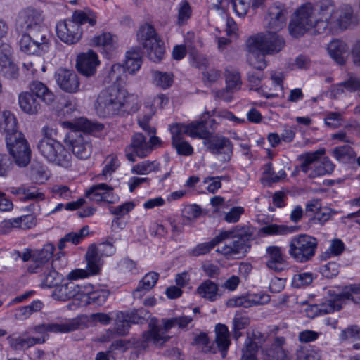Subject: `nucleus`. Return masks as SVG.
<instances>
[{"mask_svg":"<svg viewBox=\"0 0 360 360\" xmlns=\"http://www.w3.org/2000/svg\"><path fill=\"white\" fill-rule=\"evenodd\" d=\"M42 21L41 13L36 9L27 8L20 13L15 27L22 33L19 46L23 53L41 56L49 51L51 34L41 25Z\"/></svg>","mask_w":360,"mask_h":360,"instance_id":"f257e3e1","label":"nucleus"},{"mask_svg":"<svg viewBox=\"0 0 360 360\" xmlns=\"http://www.w3.org/2000/svg\"><path fill=\"white\" fill-rule=\"evenodd\" d=\"M329 1L320 2L316 5L307 3L302 5L295 13L294 18L289 23L290 34L294 37H300L307 32L312 34L326 32L327 10Z\"/></svg>","mask_w":360,"mask_h":360,"instance_id":"f03ea898","label":"nucleus"},{"mask_svg":"<svg viewBox=\"0 0 360 360\" xmlns=\"http://www.w3.org/2000/svg\"><path fill=\"white\" fill-rule=\"evenodd\" d=\"M95 108L100 117H110L128 110L136 112L139 109L138 99L136 96L128 94L124 89L113 84L101 91Z\"/></svg>","mask_w":360,"mask_h":360,"instance_id":"7ed1b4c3","label":"nucleus"},{"mask_svg":"<svg viewBox=\"0 0 360 360\" xmlns=\"http://www.w3.org/2000/svg\"><path fill=\"white\" fill-rule=\"evenodd\" d=\"M63 124L72 129L67 134L65 143L71 148L72 153L79 159H88L92 153L90 134L96 135L101 132L104 128L103 124L93 122L84 117L77 119L74 122H65Z\"/></svg>","mask_w":360,"mask_h":360,"instance_id":"20e7f679","label":"nucleus"},{"mask_svg":"<svg viewBox=\"0 0 360 360\" xmlns=\"http://www.w3.org/2000/svg\"><path fill=\"white\" fill-rule=\"evenodd\" d=\"M255 228L249 225L236 226L234 228L222 231L227 236L221 238L220 243L222 245L218 247L217 252L226 257L240 258L245 256L250 249V241L253 240Z\"/></svg>","mask_w":360,"mask_h":360,"instance_id":"39448f33","label":"nucleus"},{"mask_svg":"<svg viewBox=\"0 0 360 360\" xmlns=\"http://www.w3.org/2000/svg\"><path fill=\"white\" fill-rule=\"evenodd\" d=\"M51 105L56 99L54 94L40 81H33L29 84V91H22L18 95L20 110L29 115H37L41 110V102Z\"/></svg>","mask_w":360,"mask_h":360,"instance_id":"423d86ee","label":"nucleus"},{"mask_svg":"<svg viewBox=\"0 0 360 360\" xmlns=\"http://www.w3.org/2000/svg\"><path fill=\"white\" fill-rule=\"evenodd\" d=\"M329 8L326 13V32L333 33L338 30H345L357 25L358 18L354 13L351 5L343 4L337 8L334 7L333 1H329Z\"/></svg>","mask_w":360,"mask_h":360,"instance_id":"0eeeda50","label":"nucleus"},{"mask_svg":"<svg viewBox=\"0 0 360 360\" xmlns=\"http://www.w3.org/2000/svg\"><path fill=\"white\" fill-rule=\"evenodd\" d=\"M136 37L148 58L155 63L161 61L165 52V47L163 41L158 37L154 27L148 23L141 25Z\"/></svg>","mask_w":360,"mask_h":360,"instance_id":"6e6552de","label":"nucleus"},{"mask_svg":"<svg viewBox=\"0 0 360 360\" xmlns=\"http://www.w3.org/2000/svg\"><path fill=\"white\" fill-rule=\"evenodd\" d=\"M37 148L49 162L65 168L71 166L72 155L58 141L46 135L38 142Z\"/></svg>","mask_w":360,"mask_h":360,"instance_id":"1a4fd4ad","label":"nucleus"},{"mask_svg":"<svg viewBox=\"0 0 360 360\" xmlns=\"http://www.w3.org/2000/svg\"><path fill=\"white\" fill-rule=\"evenodd\" d=\"M318 248L316 238L307 234L293 236L289 243L288 254L297 262L305 263L311 261Z\"/></svg>","mask_w":360,"mask_h":360,"instance_id":"9d476101","label":"nucleus"},{"mask_svg":"<svg viewBox=\"0 0 360 360\" xmlns=\"http://www.w3.org/2000/svg\"><path fill=\"white\" fill-rule=\"evenodd\" d=\"M250 49H259L267 55L279 53L285 46L284 37L276 32L266 31L250 37L246 42Z\"/></svg>","mask_w":360,"mask_h":360,"instance_id":"9b49d317","label":"nucleus"},{"mask_svg":"<svg viewBox=\"0 0 360 360\" xmlns=\"http://www.w3.org/2000/svg\"><path fill=\"white\" fill-rule=\"evenodd\" d=\"M203 145L210 153L219 155H222L224 161H229L233 154V143L227 137L214 135L213 132L203 127L201 131Z\"/></svg>","mask_w":360,"mask_h":360,"instance_id":"f8f14e48","label":"nucleus"},{"mask_svg":"<svg viewBox=\"0 0 360 360\" xmlns=\"http://www.w3.org/2000/svg\"><path fill=\"white\" fill-rule=\"evenodd\" d=\"M7 148L19 167H25L31 159V150L22 134L6 138Z\"/></svg>","mask_w":360,"mask_h":360,"instance_id":"ddd939ff","label":"nucleus"},{"mask_svg":"<svg viewBox=\"0 0 360 360\" xmlns=\"http://www.w3.org/2000/svg\"><path fill=\"white\" fill-rule=\"evenodd\" d=\"M56 30L58 37L69 45L77 43L82 36V29L72 18L58 22Z\"/></svg>","mask_w":360,"mask_h":360,"instance_id":"4468645a","label":"nucleus"},{"mask_svg":"<svg viewBox=\"0 0 360 360\" xmlns=\"http://www.w3.org/2000/svg\"><path fill=\"white\" fill-rule=\"evenodd\" d=\"M287 22V11L280 5H272L268 8L264 20V26L267 31L278 32Z\"/></svg>","mask_w":360,"mask_h":360,"instance_id":"2eb2a0df","label":"nucleus"},{"mask_svg":"<svg viewBox=\"0 0 360 360\" xmlns=\"http://www.w3.org/2000/svg\"><path fill=\"white\" fill-rule=\"evenodd\" d=\"M112 186L101 183L91 186L85 195L91 200L114 204L119 200V196L114 193Z\"/></svg>","mask_w":360,"mask_h":360,"instance_id":"dca6fc26","label":"nucleus"},{"mask_svg":"<svg viewBox=\"0 0 360 360\" xmlns=\"http://www.w3.org/2000/svg\"><path fill=\"white\" fill-rule=\"evenodd\" d=\"M99 64L98 55L92 50L79 53L76 60L77 71L86 77H92L96 74Z\"/></svg>","mask_w":360,"mask_h":360,"instance_id":"f3484780","label":"nucleus"},{"mask_svg":"<svg viewBox=\"0 0 360 360\" xmlns=\"http://www.w3.org/2000/svg\"><path fill=\"white\" fill-rule=\"evenodd\" d=\"M153 150V147L146 141V137L141 133L135 134L131 138V144L125 149L126 157L128 160L135 162L134 155L140 157H146Z\"/></svg>","mask_w":360,"mask_h":360,"instance_id":"a211bd4d","label":"nucleus"},{"mask_svg":"<svg viewBox=\"0 0 360 360\" xmlns=\"http://www.w3.org/2000/svg\"><path fill=\"white\" fill-rule=\"evenodd\" d=\"M203 127L202 122H192L188 124L181 123L174 124L170 127L172 141L184 140V135L189 136L191 138L200 139V136H202L201 131Z\"/></svg>","mask_w":360,"mask_h":360,"instance_id":"6ab92c4d","label":"nucleus"},{"mask_svg":"<svg viewBox=\"0 0 360 360\" xmlns=\"http://www.w3.org/2000/svg\"><path fill=\"white\" fill-rule=\"evenodd\" d=\"M286 343L285 337L274 338L271 344L262 351L264 360H293L283 346Z\"/></svg>","mask_w":360,"mask_h":360,"instance_id":"aec40b11","label":"nucleus"},{"mask_svg":"<svg viewBox=\"0 0 360 360\" xmlns=\"http://www.w3.org/2000/svg\"><path fill=\"white\" fill-rule=\"evenodd\" d=\"M57 84L65 92L75 93L79 88V80L72 70L60 68L55 75Z\"/></svg>","mask_w":360,"mask_h":360,"instance_id":"412c9836","label":"nucleus"},{"mask_svg":"<svg viewBox=\"0 0 360 360\" xmlns=\"http://www.w3.org/2000/svg\"><path fill=\"white\" fill-rule=\"evenodd\" d=\"M170 337L163 330L161 326L155 323H149V329L142 334L140 346L146 347L149 342L156 347H162Z\"/></svg>","mask_w":360,"mask_h":360,"instance_id":"4be33fe9","label":"nucleus"},{"mask_svg":"<svg viewBox=\"0 0 360 360\" xmlns=\"http://www.w3.org/2000/svg\"><path fill=\"white\" fill-rule=\"evenodd\" d=\"M265 340L266 336L264 333L257 330H253L245 342L240 360H258L257 357L258 348Z\"/></svg>","mask_w":360,"mask_h":360,"instance_id":"5701e85b","label":"nucleus"},{"mask_svg":"<svg viewBox=\"0 0 360 360\" xmlns=\"http://www.w3.org/2000/svg\"><path fill=\"white\" fill-rule=\"evenodd\" d=\"M269 301L270 297L269 295L264 293L249 294L246 296L228 300L226 306L229 307H243L248 308L253 305H263Z\"/></svg>","mask_w":360,"mask_h":360,"instance_id":"b1692460","label":"nucleus"},{"mask_svg":"<svg viewBox=\"0 0 360 360\" xmlns=\"http://www.w3.org/2000/svg\"><path fill=\"white\" fill-rule=\"evenodd\" d=\"M54 250L55 248L52 245L46 244L44 245L41 250L33 252L32 264L29 265L28 271L34 274L42 270L44 266L52 258Z\"/></svg>","mask_w":360,"mask_h":360,"instance_id":"393cba45","label":"nucleus"},{"mask_svg":"<svg viewBox=\"0 0 360 360\" xmlns=\"http://www.w3.org/2000/svg\"><path fill=\"white\" fill-rule=\"evenodd\" d=\"M266 266L275 272H281L286 269L287 262L281 248L278 246H269L266 248Z\"/></svg>","mask_w":360,"mask_h":360,"instance_id":"a878e982","label":"nucleus"},{"mask_svg":"<svg viewBox=\"0 0 360 360\" xmlns=\"http://www.w3.org/2000/svg\"><path fill=\"white\" fill-rule=\"evenodd\" d=\"M330 56L339 65H345L348 56L349 46L340 39L332 40L327 47Z\"/></svg>","mask_w":360,"mask_h":360,"instance_id":"bb28decb","label":"nucleus"},{"mask_svg":"<svg viewBox=\"0 0 360 360\" xmlns=\"http://www.w3.org/2000/svg\"><path fill=\"white\" fill-rule=\"evenodd\" d=\"M215 343L217 344L218 350L221 352V356L225 358L231 344L227 326L222 323H217L215 326Z\"/></svg>","mask_w":360,"mask_h":360,"instance_id":"cd10ccee","label":"nucleus"},{"mask_svg":"<svg viewBox=\"0 0 360 360\" xmlns=\"http://www.w3.org/2000/svg\"><path fill=\"white\" fill-rule=\"evenodd\" d=\"M158 278L159 274L156 272L151 271L146 274L139 282L137 288L134 290V297L141 299L146 292L155 285Z\"/></svg>","mask_w":360,"mask_h":360,"instance_id":"c85d7f7f","label":"nucleus"},{"mask_svg":"<svg viewBox=\"0 0 360 360\" xmlns=\"http://www.w3.org/2000/svg\"><path fill=\"white\" fill-rule=\"evenodd\" d=\"M208 65V60L206 58H199L196 61V67L202 70V81L207 86L216 82L221 77V72L215 68L206 69Z\"/></svg>","mask_w":360,"mask_h":360,"instance_id":"c756f323","label":"nucleus"},{"mask_svg":"<svg viewBox=\"0 0 360 360\" xmlns=\"http://www.w3.org/2000/svg\"><path fill=\"white\" fill-rule=\"evenodd\" d=\"M299 229L298 226H286L283 224H270L262 227L259 233L264 236H284L295 233Z\"/></svg>","mask_w":360,"mask_h":360,"instance_id":"7c9ffc66","label":"nucleus"},{"mask_svg":"<svg viewBox=\"0 0 360 360\" xmlns=\"http://www.w3.org/2000/svg\"><path fill=\"white\" fill-rule=\"evenodd\" d=\"M85 257L87 262L86 271L91 276L98 274L100 272L103 263L101 257L95 250L94 245H91L88 248Z\"/></svg>","mask_w":360,"mask_h":360,"instance_id":"2f4dec72","label":"nucleus"},{"mask_svg":"<svg viewBox=\"0 0 360 360\" xmlns=\"http://www.w3.org/2000/svg\"><path fill=\"white\" fill-rule=\"evenodd\" d=\"M77 289V284L70 281L57 285L52 293V297L56 300L66 301L75 298Z\"/></svg>","mask_w":360,"mask_h":360,"instance_id":"473e14b6","label":"nucleus"},{"mask_svg":"<svg viewBox=\"0 0 360 360\" xmlns=\"http://www.w3.org/2000/svg\"><path fill=\"white\" fill-rule=\"evenodd\" d=\"M218 285L214 281L207 279L197 288V293L202 298L211 302L217 300L218 294Z\"/></svg>","mask_w":360,"mask_h":360,"instance_id":"72a5a7b5","label":"nucleus"},{"mask_svg":"<svg viewBox=\"0 0 360 360\" xmlns=\"http://www.w3.org/2000/svg\"><path fill=\"white\" fill-rule=\"evenodd\" d=\"M227 236L225 233H219L217 236L213 238L210 241L200 243L192 249L189 255L193 257H198L200 255H205L210 252L217 245L219 244L223 237Z\"/></svg>","mask_w":360,"mask_h":360,"instance_id":"f704fd0d","label":"nucleus"},{"mask_svg":"<svg viewBox=\"0 0 360 360\" xmlns=\"http://www.w3.org/2000/svg\"><path fill=\"white\" fill-rule=\"evenodd\" d=\"M141 63L139 49L137 48L127 52L124 69L126 68L129 73L133 74L139 70Z\"/></svg>","mask_w":360,"mask_h":360,"instance_id":"c9c22d12","label":"nucleus"},{"mask_svg":"<svg viewBox=\"0 0 360 360\" xmlns=\"http://www.w3.org/2000/svg\"><path fill=\"white\" fill-rule=\"evenodd\" d=\"M248 63L255 70H263L266 67V63L264 59L266 53H264L259 51V49H250L248 47Z\"/></svg>","mask_w":360,"mask_h":360,"instance_id":"e433bc0d","label":"nucleus"},{"mask_svg":"<svg viewBox=\"0 0 360 360\" xmlns=\"http://www.w3.org/2000/svg\"><path fill=\"white\" fill-rule=\"evenodd\" d=\"M335 168V165L328 157H324L323 160L317 162L313 171L310 173V178H316L317 176H323L331 174Z\"/></svg>","mask_w":360,"mask_h":360,"instance_id":"4c0bfd02","label":"nucleus"},{"mask_svg":"<svg viewBox=\"0 0 360 360\" xmlns=\"http://www.w3.org/2000/svg\"><path fill=\"white\" fill-rule=\"evenodd\" d=\"M3 117L4 118V130L6 133V138L15 135V134H22L18 130L17 119L13 113L11 111L5 110L3 112Z\"/></svg>","mask_w":360,"mask_h":360,"instance_id":"58836bf2","label":"nucleus"},{"mask_svg":"<svg viewBox=\"0 0 360 360\" xmlns=\"http://www.w3.org/2000/svg\"><path fill=\"white\" fill-rule=\"evenodd\" d=\"M127 319L124 311L116 313L114 330L118 335L124 336L128 334L131 324Z\"/></svg>","mask_w":360,"mask_h":360,"instance_id":"ea45409f","label":"nucleus"},{"mask_svg":"<svg viewBox=\"0 0 360 360\" xmlns=\"http://www.w3.org/2000/svg\"><path fill=\"white\" fill-rule=\"evenodd\" d=\"M160 164L156 161L145 160L135 165L131 172L138 175H146L159 170Z\"/></svg>","mask_w":360,"mask_h":360,"instance_id":"a19ab883","label":"nucleus"},{"mask_svg":"<svg viewBox=\"0 0 360 360\" xmlns=\"http://www.w3.org/2000/svg\"><path fill=\"white\" fill-rule=\"evenodd\" d=\"M72 19L79 27L86 23H89L91 26H94L97 22V16L95 13H86L83 11H75L72 14Z\"/></svg>","mask_w":360,"mask_h":360,"instance_id":"79ce46f5","label":"nucleus"},{"mask_svg":"<svg viewBox=\"0 0 360 360\" xmlns=\"http://www.w3.org/2000/svg\"><path fill=\"white\" fill-rule=\"evenodd\" d=\"M325 153V149H319L312 153H306L300 156V159L303 160L300 165L301 170L307 174L309 170L310 165L316 162L321 155Z\"/></svg>","mask_w":360,"mask_h":360,"instance_id":"37998d69","label":"nucleus"},{"mask_svg":"<svg viewBox=\"0 0 360 360\" xmlns=\"http://www.w3.org/2000/svg\"><path fill=\"white\" fill-rule=\"evenodd\" d=\"M127 320L131 323L142 324L145 323L150 317V312L144 309L140 308L131 311H124Z\"/></svg>","mask_w":360,"mask_h":360,"instance_id":"c03bdc74","label":"nucleus"},{"mask_svg":"<svg viewBox=\"0 0 360 360\" xmlns=\"http://www.w3.org/2000/svg\"><path fill=\"white\" fill-rule=\"evenodd\" d=\"M47 332L69 333L76 330L79 327L78 321H72L65 323H46Z\"/></svg>","mask_w":360,"mask_h":360,"instance_id":"a18cd8bd","label":"nucleus"},{"mask_svg":"<svg viewBox=\"0 0 360 360\" xmlns=\"http://www.w3.org/2000/svg\"><path fill=\"white\" fill-rule=\"evenodd\" d=\"M109 291L106 289H93L91 291L88 300L86 301V304H96L98 306L103 305L109 296Z\"/></svg>","mask_w":360,"mask_h":360,"instance_id":"49530a36","label":"nucleus"},{"mask_svg":"<svg viewBox=\"0 0 360 360\" xmlns=\"http://www.w3.org/2000/svg\"><path fill=\"white\" fill-rule=\"evenodd\" d=\"M153 77L154 84L163 89L170 87L173 83V75L168 72L154 71Z\"/></svg>","mask_w":360,"mask_h":360,"instance_id":"de8ad7c7","label":"nucleus"},{"mask_svg":"<svg viewBox=\"0 0 360 360\" xmlns=\"http://www.w3.org/2000/svg\"><path fill=\"white\" fill-rule=\"evenodd\" d=\"M30 176L37 182H43L46 180L48 175L44 165L39 162H33L30 166Z\"/></svg>","mask_w":360,"mask_h":360,"instance_id":"09e8293b","label":"nucleus"},{"mask_svg":"<svg viewBox=\"0 0 360 360\" xmlns=\"http://www.w3.org/2000/svg\"><path fill=\"white\" fill-rule=\"evenodd\" d=\"M105 162L106 164L103 167L101 174L98 176L101 179H106L108 176H111L120 166L119 160L115 155H108L106 158Z\"/></svg>","mask_w":360,"mask_h":360,"instance_id":"8fccbe9b","label":"nucleus"},{"mask_svg":"<svg viewBox=\"0 0 360 360\" xmlns=\"http://www.w3.org/2000/svg\"><path fill=\"white\" fill-rule=\"evenodd\" d=\"M226 84L228 89H231L234 92L240 90L242 86L240 73L235 70L226 71Z\"/></svg>","mask_w":360,"mask_h":360,"instance_id":"3c124183","label":"nucleus"},{"mask_svg":"<svg viewBox=\"0 0 360 360\" xmlns=\"http://www.w3.org/2000/svg\"><path fill=\"white\" fill-rule=\"evenodd\" d=\"M91 44L96 46H103L111 49L114 44V36L108 32L95 36L91 39Z\"/></svg>","mask_w":360,"mask_h":360,"instance_id":"603ef678","label":"nucleus"},{"mask_svg":"<svg viewBox=\"0 0 360 360\" xmlns=\"http://www.w3.org/2000/svg\"><path fill=\"white\" fill-rule=\"evenodd\" d=\"M297 360H319L320 354L308 347H300L296 351Z\"/></svg>","mask_w":360,"mask_h":360,"instance_id":"864d4df0","label":"nucleus"},{"mask_svg":"<svg viewBox=\"0 0 360 360\" xmlns=\"http://www.w3.org/2000/svg\"><path fill=\"white\" fill-rule=\"evenodd\" d=\"M56 262V261H53L51 263V268H53ZM60 280L61 275H60L55 269H51L45 274L42 285L47 288H52L57 286Z\"/></svg>","mask_w":360,"mask_h":360,"instance_id":"5fc2aeb1","label":"nucleus"},{"mask_svg":"<svg viewBox=\"0 0 360 360\" xmlns=\"http://www.w3.org/2000/svg\"><path fill=\"white\" fill-rule=\"evenodd\" d=\"M14 222L17 228L22 229H30L37 225V220L34 214H26L15 218Z\"/></svg>","mask_w":360,"mask_h":360,"instance_id":"6e6d98bb","label":"nucleus"},{"mask_svg":"<svg viewBox=\"0 0 360 360\" xmlns=\"http://www.w3.org/2000/svg\"><path fill=\"white\" fill-rule=\"evenodd\" d=\"M330 299L320 305L319 311L321 313L330 314L342 308V303H339L331 292H330Z\"/></svg>","mask_w":360,"mask_h":360,"instance_id":"4d7b16f0","label":"nucleus"},{"mask_svg":"<svg viewBox=\"0 0 360 360\" xmlns=\"http://www.w3.org/2000/svg\"><path fill=\"white\" fill-rule=\"evenodd\" d=\"M0 72L8 79H15L18 76V68L11 60V58L7 63L0 64Z\"/></svg>","mask_w":360,"mask_h":360,"instance_id":"13d9d810","label":"nucleus"},{"mask_svg":"<svg viewBox=\"0 0 360 360\" xmlns=\"http://www.w3.org/2000/svg\"><path fill=\"white\" fill-rule=\"evenodd\" d=\"M349 339L360 340V328L357 325H352L342 330L340 340L346 341Z\"/></svg>","mask_w":360,"mask_h":360,"instance_id":"bf43d9fd","label":"nucleus"},{"mask_svg":"<svg viewBox=\"0 0 360 360\" xmlns=\"http://www.w3.org/2000/svg\"><path fill=\"white\" fill-rule=\"evenodd\" d=\"M193 344L200 346L202 350L205 352L216 353V349L210 345L209 338L205 333H201L196 335L193 340Z\"/></svg>","mask_w":360,"mask_h":360,"instance_id":"052dcab7","label":"nucleus"},{"mask_svg":"<svg viewBox=\"0 0 360 360\" xmlns=\"http://www.w3.org/2000/svg\"><path fill=\"white\" fill-rule=\"evenodd\" d=\"M172 145L176 150V153L179 155L189 156L193 153V147L185 140L172 141Z\"/></svg>","mask_w":360,"mask_h":360,"instance_id":"680f3d73","label":"nucleus"},{"mask_svg":"<svg viewBox=\"0 0 360 360\" xmlns=\"http://www.w3.org/2000/svg\"><path fill=\"white\" fill-rule=\"evenodd\" d=\"M340 265L336 262H328L320 268V273L327 278H333L339 274Z\"/></svg>","mask_w":360,"mask_h":360,"instance_id":"e2e57ef3","label":"nucleus"},{"mask_svg":"<svg viewBox=\"0 0 360 360\" xmlns=\"http://www.w3.org/2000/svg\"><path fill=\"white\" fill-rule=\"evenodd\" d=\"M342 120V116L338 112H326L324 118L325 124L332 129H337L340 127Z\"/></svg>","mask_w":360,"mask_h":360,"instance_id":"0e129e2a","label":"nucleus"},{"mask_svg":"<svg viewBox=\"0 0 360 360\" xmlns=\"http://www.w3.org/2000/svg\"><path fill=\"white\" fill-rule=\"evenodd\" d=\"M252 0H232L233 9L238 16H245L250 8Z\"/></svg>","mask_w":360,"mask_h":360,"instance_id":"69168bd1","label":"nucleus"},{"mask_svg":"<svg viewBox=\"0 0 360 360\" xmlns=\"http://www.w3.org/2000/svg\"><path fill=\"white\" fill-rule=\"evenodd\" d=\"M337 160H342L345 158H351L354 153L353 148L349 145L335 147L332 152Z\"/></svg>","mask_w":360,"mask_h":360,"instance_id":"338daca9","label":"nucleus"},{"mask_svg":"<svg viewBox=\"0 0 360 360\" xmlns=\"http://www.w3.org/2000/svg\"><path fill=\"white\" fill-rule=\"evenodd\" d=\"M96 253L101 257H110L115 254V248L112 242L101 243L98 247L95 246Z\"/></svg>","mask_w":360,"mask_h":360,"instance_id":"774afa93","label":"nucleus"}]
</instances>
